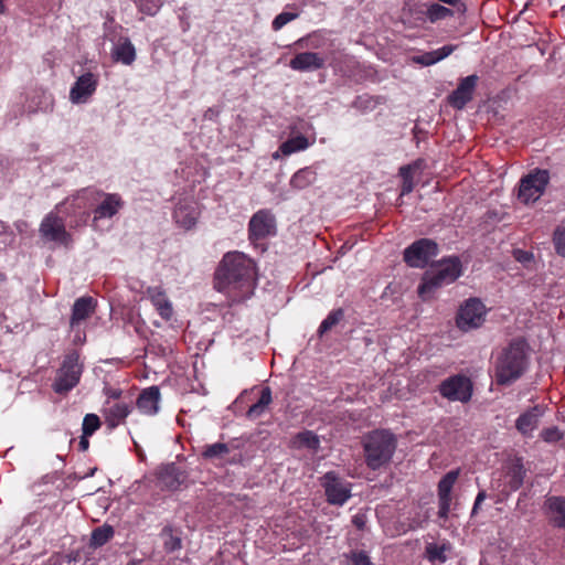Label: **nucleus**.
I'll return each instance as SVG.
<instances>
[{
  "label": "nucleus",
  "mask_w": 565,
  "mask_h": 565,
  "mask_svg": "<svg viewBox=\"0 0 565 565\" xmlns=\"http://www.w3.org/2000/svg\"><path fill=\"white\" fill-rule=\"evenodd\" d=\"M256 284V266L252 258L241 252H228L220 262L214 287L232 302H239L253 295Z\"/></svg>",
  "instance_id": "obj_1"
},
{
  "label": "nucleus",
  "mask_w": 565,
  "mask_h": 565,
  "mask_svg": "<svg viewBox=\"0 0 565 565\" xmlns=\"http://www.w3.org/2000/svg\"><path fill=\"white\" fill-rule=\"evenodd\" d=\"M526 366V342L520 338L514 339L497 355L494 362V377L497 384H512L523 375Z\"/></svg>",
  "instance_id": "obj_2"
},
{
  "label": "nucleus",
  "mask_w": 565,
  "mask_h": 565,
  "mask_svg": "<svg viewBox=\"0 0 565 565\" xmlns=\"http://www.w3.org/2000/svg\"><path fill=\"white\" fill-rule=\"evenodd\" d=\"M462 275V265L457 256L443 258L431 265L418 286V295L424 300L429 299L443 286L452 284Z\"/></svg>",
  "instance_id": "obj_3"
},
{
  "label": "nucleus",
  "mask_w": 565,
  "mask_h": 565,
  "mask_svg": "<svg viewBox=\"0 0 565 565\" xmlns=\"http://www.w3.org/2000/svg\"><path fill=\"white\" fill-rule=\"evenodd\" d=\"M366 466L376 470L388 463L396 449V439L387 430H374L363 438Z\"/></svg>",
  "instance_id": "obj_4"
},
{
  "label": "nucleus",
  "mask_w": 565,
  "mask_h": 565,
  "mask_svg": "<svg viewBox=\"0 0 565 565\" xmlns=\"http://www.w3.org/2000/svg\"><path fill=\"white\" fill-rule=\"evenodd\" d=\"M83 364L79 363V355L76 351L66 354L60 369L56 372L53 390L57 394H66L73 390L81 380Z\"/></svg>",
  "instance_id": "obj_5"
},
{
  "label": "nucleus",
  "mask_w": 565,
  "mask_h": 565,
  "mask_svg": "<svg viewBox=\"0 0 565 565\" xmlns=\"http://www.w3.org/2000/svg\"><path fill=\"white\" fill-rule=\"evenodd\" d=\"M548 181V171L536 169L521 179L518 199L524 204L537 201L543 195Z\"/></svg>",
  "instance_id": "obj_6"
},
{
  "label": "nucleus",
  "mask_w": 565,
  "mask_h": 565,
  "mask_svg": "<svg viewBox=\"0 0 565 565\" xmlns=\"http://www.w3.org/2000/svg\"><path fill=\"white\" fill-rule=\"evenodd\" d=\"M437 255V243L429 238H420L404 250V260L411 267L424 268Z\"/></svg>",
  "instance_id": "obj_7"
},
{
  "label": "nucleus",
  "mask_w": 565,
  "mask_h": 565,
  "mask_svg": "<svg viewBox=\"0 0 565 565\" xmlns=\"http://www.w3.org/2000/svg\"><path fill=\"white\" fill-rule=\"evenodd\" d=\"M486 316L484 305L477 298H470L459 308L456 323L461 331H470L479 328Z\"/></svg>",
  "instance_id": "obj_8"
},
{
  "label": "nucleus",
  "mask_w": 565,
  "mask_h": 565,
  "mask_svg": "<svg viewBox=\"0 0 565 565\" xmlns=\"http://www.w3.org/2000/svg\"><path fill=\"white\" fill-rule=\"evenodd\" d=\"M327 501L333 505H343L351 498V483L340 478L334 471L321 477Z\"/></svg>",
  "instance_id": "obj_9"
},
{
  "label": "nucleus",
  "mask_w": 565,
  "mask_h": 565,
  "mask_svg": "<svg viewBox=\"0 0 565 565\" xmlns=\"http://www.w3.org/2000/svg\"><path fill=\"white\" fill-rule=\"evenodd\" d=\"M39 233L46 242H55L67 246L72 238L65 230L64 220L51 212L41 222Z\"/></svg>",
  "instance_id": "obj_10"
},
{
  "label": "nucleus",
  "mask_w": 565,
  "mask_h": 565,
  "mask_svg": "<svg viewBox=\"0 0 565 565\" xmlns=\"http://www.w3.org/2000/svg\"><path fill=\"white\" fill-rule=\"evenodd\" d=\"M248 234L252 241L264 239L276 234V218L269 210H259L248 223Z\"/></svg>",
  "instance_id": "obj_11"
},
{
  "label": "nucleus",
  "mask_w": 565,
  "mask_h": 565,
  "mask_svg": "<svg viewBox=\"0 0 565 565\" xmlns=\"http://www.w3.org/2000/svg\"><path fill=\"white\" fill-rule=\"evenodd\" d=\"M439 392L450 401L467 402L471 397V383L463 375H455L441 382Z\"/></svg>",
  "instance_id": "obj_12"
},
{
  "label": "nucleus",
  "mask_w": 565,
  "mask_h": 565,
  "mask_svg": "<svg viewBox=\"0 0 565 565\" xmlns=\"http://www.w3.org/2000/svg\"><path fill=\"white\" fill-rule=\"evenodd\" d=\"M98 85V76L92 72H86L73 84L70 89V100L73 104H85L94 95Z\"/></svg>",
  "instance_id": "obj_13"
},
{
  "label": "nucleus",
  "mask_w": 565,
  "mask_h": 565,
  "mask_svg": "<svg viewBox=\"0 0 565 565\" xmlns=\"http://www.w3.org/2000/svg\"><path fill=\"white\" fill-rule=\"evenodd\" d=\"M459 477V470H450L438 482V516L447 519L450 512L451 490Z\"/></svg>",
  "instance_id": "obj_14"
},
{
  "label": "nucleus",
  "mask_w": 565,
  "mask_h": 565,
  "mask_svg": "<svg viewBox=\"0 0 565 565\" xmlns=\"http://www.w3.org/2000/svg\"><path fill=\"white\" fill-rule=\"evenodd\" d=\"M546 409L547 407L545 405L537 404L523 412L515 420L516 430L525 437H531L533 431L539 427Z\"/></svg>",
  "instance_id": "obj_15"
},
{
  "label": "nucleus",
  "mask_w": 565,
  "mask_h": 565,
  "mask_svg": "<svg viewBox=\"0 0 565 565\" xmlns=\"http://www.w3.org/2000/svg\"><path fill=\"white\" fill-rule=\"evenodd\" d=\"M477 83L476 74L462 78L457 88L448 96V103L456 109H462L472 99Z\"/></svg>",
  "instance_id": "obj_16"
},
{
  "label": "nucleus",
  "mask_w": 565,
  "mask_h": 565,
  "mask_svg": "<svg viewBox=\"0 0 565 565\" xmlns=\"http://www.w3.org/2000/svg\"><path fill=\"white\" fill-rule=\"evenodd\" d=\"M201 455L205 460L218 466L234 465L241 460L236 455H232L230 445L224 443L205 445Z\"/></svg>",
  "instance_id": "obj_17"
},
{
  "label": "nucleus",
  "mask_w": 565,
  "mask_h": 565,
  "mask_svg": "<svg viewBox=\"0 0 565 565\" xmlns=\"http://www.w3.org/2000/svg\"><path fill=\"white\" fill-rule=\"evenodd\" d=\"M97 194L102 200L94 209V223L100 218H111L122 209L124 201L119 194L104 192H97Z\"/></svg>",
  "instance_id": "obj_18"
},
{
  "label": "nucleus",
  "mask_w": 565,
  "mask_h": 565,
  "mask_svg": "<svg viewBox=\"0 0 565 565\" xmlns=\"http://www.w3.org/2000/svg\"><path fill=\"white\" fill-rule=\"evenodd\" d=\"M185 473L175 463H168L158 470V484L162 489L177 490L184 481Z\"/></svg>",
  "instance_id": "obj_19"
},
{
  "label": "nucleus",
  "mask_w": 565,
  "mask_h": 565,
  "mask_svg": "<svg viewBox=\"0 0 565 565\" xmlns=\"http://www.w3.org/2000/svg\"><path fill=\"white\" fill-rule=\"evenodd\" d=\"M326 58L321 56L319 53L315 52H303L296 54L294 58L290 60L289 66L299 72H312L320 70L324 66Z\"/></svg>",
  "instance_id": "obj_20"
},
{
  "label": "nucleus",
  "mask_w": 565,
  "mask_h": 565,
  "mask_svg": "<svg viewBox=\"0 0 565 565\" xmlns=\"http://www.w3.org/2000/svg\"><path fill=\"white\" fill-rule=\"evenodd\" d=\"M146 295L150 299L160 317L164 320H170L173 315V308L162 287H148Z\"/></svg>",
  "instance_id": "obj_21"
},
{
  "label": "nucleus",
  "mask_w": 565,
  "mask_h": 565,
  "mask_svg": "<svg viewBox=\"0 0 565 565\" xmlns=\"http://www.w3.org/2000/svg\"><path fill=\"white\" fill-rule=\"evenodd\" d=\"M160 390L158 386H150L143 390L137 398V408L145 415L152 416L159 411Z\"/></svg>",
  "instance_id": "obj_22"
},
{
  "label": "nucleus",
  "mask_w": 565,
  "mask_h": 565,
  "mask_svg": "<svg viewBox=\"0 0 565 565\" xmlns=\"http://www.w3.org/2000/svg\"><path fill=\"white\" fill-rule=\"evenodd\" d=\"M96 301L93 297L84 296L75 300L72 308L71 327L75 328L82 321L86 320L94 313Z\"/></svg>",
  "instance_id": "obj_23"
},
{
  "label": "nucleus",
  "mask_w": 565,
  "mask_h": 565,
  "mask_svg": "<svg viewBox=\"0 0 565 565\" xmlns=\"http://www.w3.org/2000/svg\"><path fill=\"white\" fill-rule=\"evenodd\" d=\"M457 47L458 45L447 44L437 50L416 55L413 57V61L423 66H430L448 57Z\"/></svg>",
  "instance_id": "obj_24"
},
{
  "label": "nucleus",
  "mask_w": 565,
  "mask_h": 565,
  "mask_svg": "<svg viewBox=\"0 0 565 565\" xmlns=\"http://www.w3.org/2000/svg\"><path fill=\"white\" fill-rule=\"evenodd\" d=\"M131 413V406L127 403H115L105 408V420L110 429L116 428L125 422Z\"/></svg>",
  "instance_id": "obj_25"
},
{
  "label": "nucleus",
  "mask_w": 565,
  "mask_h": 565,
  "mask_svg": "<svg viewBox=\"0 0 565 565\" xmlns=\"http://www.w3.org/2000/svg\"><path fill=\"white\" fill-rule=\"evenodd\" d=\"M113 58L125 65H130L136 60V50L128 38H120L111 50Z\"/></svg>",
  "instance_id": "obj_26"
},
{
  "label": "nucleus",
  "mask_w": 565,
  "mask_h": 565,
  "mask_svg": "<svg viewBox=\"0 0 565 565\" xmlns=\"http://www.w3.org/2000/svg\"><path fill=\"white\" fill-rule=\"evenodd\" d=\"M546 505L552 523L557 527L565 529V499L561 497L548 498Z\"/></svg>",
  "instance_id": "obj_27"
},
{
  "label": "nucleus",
  "mask_w": 565,
  "mask_h": 565,
  "mask_svg": "<svg viewBox=\"0 0 565 565\" xmlns=\"http://www.w3.org/2000/svg\"><path fill=\"white\" fill-rule=\"evenodd\" d=\"M160 539L167 553H174L182 548L181 531L171 525H166L161 530Z\"/></svg>",
  "instance_id": "obj_28"
},
{
  "label": "nucleus",
  "mask_w": 565,
  "mask_h": 565,
  "mask_svg": "<svg viewBox=\"0 0 565 565\" xmlns=\"http://www.w3.org/2000/svg\"><path fill=\"white\" fill-rule=\"evenodd\" d=\"M310 146V142L308 138H306L302 135L292 137L284 141L280 146L278 151H276L273 154L274 159H278L280 153L282 156H290L295 152L306 150Z\"/></svg>",
  "instance_id": "obj_29"
},
{
  "label": "nucleus",
  "mask_w": 565,
  "mask_h": 565,
  "mask_svg": "<svg viewBox=\"0 0 565 565\" xmlns=\"http://www.w3.org/2000/svg\"><path fill=\"white\" fill-rule=\"evenodd\" d=\"M507 477V486L509 487L510 491H516L521 488L525 477V469L520 458L513 460L509 466Z\"/></svg>",
  "instance_id": "obj_30"
},
{
  "label": "nucleus",
  "mask_w": 565,
  "mask_h": 565,
  "mask_svg": "<svg viewBox=\"0 0 565 565\" xmlns=\"http://www.w3.org/2000/svg\"><path fill=\"white\" fill-rule=\"evenodd\" d=\"M317 180V172L311 167L298 170L290 179V186L295 190H303Z\"/></svg>",
  "instance_id": "obj_31"
},
{
  "label": "nucleus",
  "mask_w": 565,
  "mask_h": 565,
  "mask_svg": "<svg viewBox=\"0 0 565 565\" xmlns=\"http://www.w3.org/2000/svg\"><path fill=\"white\" fill-rule=\"evenodd\" d=\"M271 402V390L266 386L262 390L259 399L248 408L246 416L249 419L259 418L267 411Z\"/></svg>",
  "instance_id": "obj_32"
},
{
  "label": "nucleus",
  "mask_w": 565,
  "mask_h": 565,
  "mask_svg": "<svg viewBox=\"0 0 565 565\" xmlns=\"http://www.w3.org/2000/svg\"><path fill=\"white\" fill-rule=\"evenodd\" d=\"M294 445L298 448L305 447L317 452L320 447V439L313 431L305 430L296 435Z\"/></svg>",
  "instance_id": "obj_33"
},
{
  "label": "nucleus",
  "mask_w": 565,
  "mask_h": 565,
  "mask_svg": "<svg viewBox=\"0 0 565 565\" xmlns=\"http://www.w3.org/2000/svg\"><path fill=\"white\" fill-rule=\"evenodd\" d=\"M175 222L183 228H191L195 222L196 216L193 210H189L184 205H178L173 213Z\"/></svg>",
  "instance_id": "obj_34"
},
{
  "label": "nucleus",
  "mask_w": 565,
  "mask_h": 565,
  "mask_svg": "<svg viewBox=\"0 0 565 565\" xmlns=\"http://www.w3.org/2000/svg\"><path fill=\"white\" fill-rule=\"evenodd\" d=\"M451 548L449 543H444L441 545H437L434 543H429L426 546V555L430 562H440L445 563L448 559L447 552Z\"/></svg>",
  "instance_id": "obj_35"
},
{
  "label": "nucleus",
  "mask_w": 565,
  "mask_h": 565,
  "mask_svg": "<svg viewBox=\"0 0 565 565\" xmlns=\"http://www.w3.org/2000/svg\"><path fill=\"white\" fill-rule=\"evenodd\" d=\"M114 536V529L110 525L96 527L90 535V546L100 547Z\"/></svg>",
  "instance_id": "obj_36"
},
{
  "label": "nucleus",
  "mask_w": 565,
  "mask_h": 565,
  "mask_svg": "<svg viewBox=\"0 0 565 565\" xmlns=\"http://www.w3.org/2000/svg\"><path fill=\"white\" fill-rule=\"evenodd\" d=\"M452 10L439 4L431 3L427 6L426 17L431 23L452 17Z\"/></svg>",
  "instance_id": "obj_37"
},
{
  "label": "nucleus",
  "mask_w": 565,
  "mask_h": 565,
  "mask_svg": "<svg viewBox=\"0 0 565 565\" xmlns=\"http://www.w3.org/2000/svg\"><path fill=\"white\" fill-rule=\"evenodd\" d=\"M417 167V163L402 166L399 168V175L402 177V189L401 194L405 195L411 193L414 190L413 182V170Z\"/></svg>",
  "instance_id": "obj_38"
},
{
  "label": "nucleus",
  "mask_w": 565,
  "mask_h": 565,
  "mask_svg": "<svg viewBox=\"0 0 565 565\" xmlns=\"http://www.w3.org/2000/svg\"><path fill=\"white\" fill-rule=\"evenodd\" d=\"M344 317V311L342 309L332 310L327 318L321 322L318 333L322 335L323 333L330 331L334 326H337Z\"/></svg>",
  "instance_id": "obj_39"
},
{
  "label": "nucleus",
  "mask_w": 565,
  "mask_h": 565,
  "mask_svg": "<svg viewBox=\"0 0 565 565\" xmlns=\"http://www.w3.org/2000/svg\"><path fill=\"white\" fill-rule=\"evenodd\" d=\"M100 427L99 417L95 414H86L83 419L82 430L86 436H92Z\"/></svg>",
  "instance_id": "obj_40"
},
{
  "label": "nucleus",
  "mask_w": 565,
  "mask_h": 565,
  "mask_svg": "<svg viewBox=\"0 0 565 565\" xmlns=\"http://www.w3.org/2000/svg\"><path fill=\"white\" fill-rule=\"evenodd\" d=\"M347 565H372L370 556L364 551H353L345 555Z\"/></svg>",
  "instance_id": "obj_41"
},
{
  "label": "nucleus",
  "mask_w": 565,
  "mask_h": 565,
  "mask_svg": "<svg viewBox=\"0 0 565 565\" xmlns=\"http://www.w3.org/2000/svg\"><path fill=\"white\" fill-rule=\"evenodd\" d=\"M553 244L555 252L565 257V227H557L553 234Z\"/></svg>",
  "instance_id": "obj_42"
},
{
  "label": "nucleus",
  "mask_w": 565,
  "mask_h": 565,
  "mask_svg": "<svg viewBox=\"0 0 565 565\" xmlns=\"http://www.w3.org/2000/svg\"><path fill=\"white\" fill-rule=\"evenodd\" d=\"M540 436L545 443L554 444L563 438V433L557 427H547L541 431Z\"/></svg>",
  "instance_id": "obj_43"
},
{
  "label": "nucleus",
  "mask_w": 565,
  "mask_h": 565,
  "mask_svg": "<svg viewBox=\"0 0 565 565\" xmlns=\"http://www.w3.org/2000/svg\"><path fill=\"white\" fill-rule=\"evenodd\" d=\"M298 17L297 13H292V12H281L279 13L273 21V29L275 31H278L280 30L282 26H285L287 23H289L290 21L295 20L296 18Z\"/></svg>",
  "instance_id": "obj_44"
},
{
  "label": "nucleus",
  "mask_w": 565,
  "mask_h": 565,
  "mask_svg": "<svg viewBox=\"0 0 565 565\" xmlns=\"http://www.w3.org/2000/svg\"><path fill=\"white\" fill-rule=\"evenodd\" d=\"M135 3L139 7L141 12L148 15H154L160 8V3H150L147 0H135Z\"/></svg>",
  "instance_id": "obj_45"
},
{
  "label": "nucleus",
  "mask_w": 565,
  "mask_h": 565,
  "mask_svg": "<svg viewBox=\"0 0 565 565\" xmlns=\"http://www.w3.org/2000/svg\"><path fill=\"white\" fill-rule=\"evenodd\" d=\"M104 394L107 396L108 399H119L122 395V391L120 388L105 386ZM107 404L109 405V401H107Z\"/></svg>",
  "instance_id": "obj_46"
},
{
  "label": "nucleus",
  "mask_w": 565,
  "mask_h": 565,
  "mask_svg": "<svg viewBox=\"0 0 565 565\" xmlns=\"http://www.w3.org/2000/svg\"><path fill=\"white\" fill-rule=\"evenodd\" d=\"M352 524L359 529V530H363L365 527V524H366V516L365 514L363 513H358L355 514L353 518H352Z\"/></svg>",
  "instance_id": "obj_47"
},
{
  "label": "nucleus",
  "mask_w": 565,
  "mask_h": 565,
  "mask_svg": "<svg viewBox=\"0 0 565 565\" xmlns=\"http://www.w3.org/2000/svg\"><path fill=\"white\" fill-rule=\"evenodd\" d=\"M514 256L519 262H527V260L532 259V257H533L532 254L521 250V249L515 250Z\"/></svg>",
  "instance_id": "obj_48"
},
{
  "label": "nucleus",
  "mask_w": 565,
  "mask_h": 565,
  "mask_svg": "<svg viewBox=\"0 0 565 565\" xmlns=\"http://www.w3.org/2000/svg\"><path fill=\"white\" fill-rule=\"evenodd\" d=\"M88 437L89 436H86L85 434L82 435L81 437V440H79V449L82 451H86L89 447V441H88Z\"/></svg>",
  "instance_id": "obj_49"
},
{
  "label": "nucleus",
  "mask_w": 565,
  "mask_h": 565,
  "mask_svg": "<svg viewBox=\"0 0 565 565\" xmlns=\"http://www.w3.org/2000/svg\"><path fill=\"white\" fill-rule=\"evenodd\" d=\"M487 498V494L484 491H480L478 494H477V498H476V501H478V503H482Z\"/></svg>",
  "instance_id": "obj_50"
},
{
  "label": "nucleus",
  "mask_w": 565,
  "mask_h": 565,
  "mask_svg": "<svg viewBox=\"0 0 565 565\" xmlns=\"http://www.w3.org/2000/svg\"><path fill=\"white\" fill-rule=\"evenodd\" d=\"M487 498V494L484 491H480L478 494H477V498H476V501H478V503H482Z\"/></svg>",
  "instance_id": "obj_51"
},
{
  "label": "nucleus",
  "mask_w": 565,
  "mask_h": 565,
  "mask_svg": "<svg viewBox=\"0 0 565 565\" xmlns=\"http://www.w3.org/2000/svg\"><path fill=\"white\" fill-rule=\"evenodd\" d=\"M480 504L481 503H478V501L475 500V504H473V508H472V511H471V515H476L479 508H480Z\"/></svg>",
  "instance_id": "obj_52"
},
{
  "label": "nucleus",
  "mask_w": 565,
  "mask_h": 565,
  "mask_svg": "<svg viewBox=\"0 0 565 565\" xmlns=\"http://www.w3.org/2000/svg\"><path fill=\"white\" fill-rule=\"evenodd\" d=\"M213 114H214L213 109H212V108H210V109H207V110H206V113H205L204 117H205V118H212Z\"/></svg>",
  "instance_id": "obj_53"
},
{
  "label": "nucleus",
  "mask_w": 565,
  "mask_h": 565,
  "mask_svg": "<svg viewBox=\"0 0 565 565\" xmlns=\"http://www.w3.org/2000/svg\"><path fill=\"white\" fill-rule=\"evenodd\" d=\"M4 3H3V0H0V14L4 12Z\"/></svg>",
  "instance_id": "obj_54"
},
{
  "label": "nucleus",
  "mask_w": 565,
  "mask_h": 565,
  "mask_svg": "<svg viewBox=\"0 0 565 565\" xmlns=\"http://www.w3.org/2000/svg\"><path fill=\"white\" fill-rule=\"evenodd\" d=\"M88 192H89L88 190H83L81 193H82V194H86V193H88Z\"/></svg>",
  "instance_id": "obj_55"
}]
</instances>
